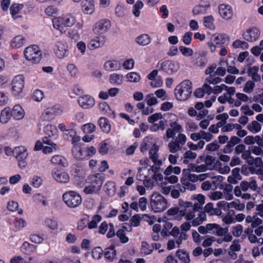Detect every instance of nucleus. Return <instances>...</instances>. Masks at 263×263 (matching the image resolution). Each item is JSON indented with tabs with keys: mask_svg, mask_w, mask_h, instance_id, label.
<instances>
[{
	"mask_svg": "<svg viewBox=\"0 0 263 263\" xmlns=\"http://www.w3.org/2000/svg\"><path fill=\"white\" fill-rule=\"evenodd\" d=\"M127 79L130 82H137L140 79V76L136 72H130L127 75Z\"/></svg>",
	"mask_w": 263,
	"mask_h": 263,
	"instance_id": "5fc2aeb1",
	"label": "nucleus"
},
{
	"mask_svg": "<svg viewBox=\"0 0 263 263\" xmlns=\"http://www.w3.org/2000/svg\"><path fill=\"white\" fill-rule=\"evenodd\" d=\"M219 13L221 17L226 20H230L233 15L231 7L225 4L219 6Z\"/></svg>",
	"mask_w": 263,
	"mask_h": 263,
	"instance_id": "4be33fe9",
	"label": "nucleus"
},
{
	"mask_svg": "<svg viewBox=\"0 0 263 263\" xmlns=\"http://www.w3.org/2000/svg\"><path fill=\"white\" fill-rule=\"evenodd\" d=\"M106 40V37L104 35L97 36L90 41L87 47L90 50L101 47L104 45Z\"/></svg>",
	"mask_w": 263,
	"mask_h": 263,
	"instance_id": "412c9836",
	"label": "nucleus"
},
{
	"mask_svg": "<svg viewBox=\"0 0 263 263\" xmlns=\"http://www.w3.org/2000/svg\"><path fill=\"white\" fill-rule=\"evenodd\" d=\"M24 6L23 4H13L10 7V12L13 18L15 20L17 17H21V15L17 14L20 13V11L23 8Z\"/></svg>",
	"mask_w": 263,
	"mask_h": 263,
	"instance_id": "f704fd0d",
	"label": "nucleus"
},
{
	"mask_svg": "<svg viewBox=\"0 0 263 263\" xmlns=\"http://www.w3.org/2000/svg\"><path fill=\"white\" fill-rule=\"evenodd\" d=\"M67 69L71 77H74L76 76L77 72H78V69H77L76 66L74 64H68L67 66Z\"/></svg>",
	"mask_w": 263,
	"mask_h": 263,
	"instance_id": "69168bd1",
	"label": "nucleus"
},
{
	"mask_svg": "<svg viewBox=\"0 0 263 263\" xmlns=\"http://www.w3.org/2000/svg\"><path fill=\"white\" fill-rule=\"evenodd\" d=\"M170 127L166 132V136L167 138H174L177 134L178 135L183 132L182 126L176 122L171 123Z\"/></svg>",
	"mask_w": 263,
	"mask_h": 263,
	"instance_id": "f3484780",
	"label": "nucleus"
},
{
	"mask_svg": "<svg viewBox=\"0 0 263 263\" xmlns=\"http://www.w3.org/2000/svg\"><path fill=\"white\" fill-rule=\"evenodd\" d=\"M197 202L194 204L191 202L181 201L183 208H186L184 209V212L186 211L187 214V219H193L192 224L196 227L201 224L206 220V214L202 212L203 204L204 203L205 197L202 195H199L197 197Z\"/></svg>",
	"mask_w": 263,
	"mask_h": 263,
	"instance_id": "f257e3e1",
	"label": "nucleus"
},
{
	"mask_svg": "<svg viewBox=\"0 0 263 263\" xmlns=\"http://www.w3.org/2000/svg\"><path fill=\"white\" fill-rule=\"evenodd\" d=\"M198 230L202 234H215L217 236H222L228 231V228H223L217 223H208L205 226L199 227Z\"/></svg>",
	"mask_w": 263,
	"mask_h": 263,
	"instance_id": "423d86ee",
	"label": "nucleus"
},
{
	"mask_svg": "<svg viewBox=\"0 0 263 263\" xmlns=\"http://www.w3.org/2000/svg\"><path fill=\"white\" fill-rule=\"evenodd\" d=\"M116 235L120 238V240L122 243H126L129 240L128 237L123 232V230H119L117 232Z\"/></svg>",
	"mask_w": 263,
	"mask_h": 263,
	"instance_id": "13d9d810",
	"label": "nucleus"
},
{
	"mask_svg": "<svg viewBox=\"0 0 263 263\" xmlns=\"http://www.w3.org/2000/svg\"><path fill=\"white\" fill-rule=\"evenodd\" d=\"M143 6V4L141 1H138L133 6V13L136 17H139L140 15V9Z\"/></svg>",
	"mask_w": 263,
	"mask_h": 263,
	"instance_id": "49530a36",
	"label": "nucleus"
},
{
	"mask_svg": "<svg viewBox=\"0 0 263 263\" xmlns=\"http://www.w3.org/2000/svg\"><path fill=\"white\" fill-rule=\"evenodd\" d=\"M12 116L15 120H20L25 116V111L20 105H15L11 110Z\"/></svg>",
	"mask_w": 263,
	"mask_h": 263,
	"instance_id": "bb28decb",
	"label": "nucleus"
},
{
	"mask_svg": "<svg viewBox=\"0 0 263 263\" xmlns=\"http://www.w3.org/2000/svg\"><path fill=\"white\" fill-rule=\"evenodd\" d=\"M87 182L88 184L84 189V192L87 194L96 193L100 190L103 183L101 174L98 173L89 176Z\"/></svg>",
	"mask_w": 263,
	"mask_h": 263,
	"instance_id": "f03ea898",
	"label": "nucleus"
},
{
	"mask_svg": "<svg viewBox=\"0 0 263 263\" xmlns=\"http://www.w3.org/2000/svg\"><path fill=\"white\" fill-rule=\"evenodd\" d=\"M78 102L80 106L85 109L92 107L95 104L94 99L89 95H83L80 97Z\"/></svg>",
	"mask_w": 263,
	"mask_h": 263,
	"instance_id": "aec40b11",
	"label": "nucleus"
},
{
	"mask_svg": "<svg viewBox=\"0 0 263 263\" xmlns=\"http://www.w3.org/2000/svg\"><path fill=\"white\" fill-rule=\"evenodd\" d=\"M53 178L57 182L61 183H66L69 181V176L65 172L53 170L51 172Z\"/></svg>",
	"mask_w": 263,
	"mask_h": 263,
	"instance_id": "a211bd4d",
	"label": "nucleus"
},
{
	"mask_svg": "<svg viewBox=\"0 0 263 263\" xmlns=\"http://www.w3.org/2000/svg\"><path fill=\"white\" fill-rule=\"evenodd\" d=\"M176 256L183 263H189L190 262L189 254L183 250L177 251Z\"/></svg>",
	"mask_w": 263,
	"mask_h": 263,
	"instance_id": "e433bc0d",
	"label": "nucleus"
},
{
	"mask_svg": "<svg viewBox=\"0 0 263 263\" xmlns=\"http://www.w3.org/2000/svg\"><path fill=\"white\" fill-rule=\"evenodd\" d=\"M145 100L147 104L149 106L158 103L157 99L154 96L153 93L147 95Z\"/></svg>",
	"mask_w": 263,
	"mask_h": 263,
	"instance_id": "603ef678",
	"label": "nucleus"
},
{
	"mask_svg": "<svg viewBox=\"0 0 263 263\" xmlns=\"http://www.w3.org/2000/svg\"><path fill=\"white\" fill-rule=\"evenodd\" d=\"M24 87V78L23 75L14 77L12 82V91L14 95L21 93Z\"/></svg>",
	"mask_w": 263,
	"mask_h": 263,
	"instance_id": "ddd939ff",
	"label": "nucleus"
},
{
	"mask_svg": "<svg viewBox=\"0 0 263 263\" xmlns=\"http://www.w3.org/2000/svg\"><path fill=\"white\" fill-rule=\"evenodd\" d=\"M255 83L252 81H249L246 83L243 88V91L247 93H250L253 91Z\"/></svg>",
	"mask_w": 263,
	"mask_h": 263,
	"instance_id": "680f3d73",
	"label": "nucleus"
},
{
	"mask_svg": "<svg viewBox=\"0 0 263 263\" xmlns=\"http://www.w3.org/2000/svg\"><path fill=\"white\" fill-rule=\"evenodd\" d=\"M151 38L146 34H141L136 38V43L142 46H146L151 43Z\"/></svg>",
	"mask_w": 263,
	"mask_h": 263,
	"instance_id": "72a5a7b5",
	"label": "nucleus"
},
{
	"mask_svg": "<svg viewBox=\"0 0 263 263\" xmlns=\"http://www.w3.org/2000/svg\"><path fill=\"white\" fill-rule=\"evenodd\" d=\"M27 226L26 221L23 218L16 219L14 226L17 229H21Z\"/></svg>",
	"mask_w": 263,
	"mask_h": 263,
	"instance_id": "bf43d9fd",
	"label": "nucleus"
},
{
	"mask_svg": "<svg viewBox=\"0 0 263 263\" xmlns=\"http://www.w3.org/2000/svg\"><path fill=\"white\" fill-rule=\"evenodd\" d=\"M208 213L209 215H220L222 213L221 210L219 208H214V204L212 202L207 203L204 208V211H203Z\"/></svg>",
	"mask_w": 263,
	"mask_h": 263,
	"instance_id": "a878e982",
	"label": "nucleus"
},
{
	"mask_svg": "<svg viewBox=\"0 0 263 263\" xmlns=\"http://www.w3.org/2000/svg\"><path fill=\"white\" fill-rule=\"evenodd\" d=\"M62 112L61 107L59 105L48 107L42 114V117L44 120L50 121L56 116L60 115Z\"/></svg>",
	"mask_w": 263,
	"mask_h": 263,
	"instance_id": "f8f14e48",
	"label": "nucleus"
},
{
	"mask_svg": "<svg viewBox=\"0 0 263 263\" xmlns=\"http://www.w3.org/2000/svg\"><path fill=\"white\" fill-rule=\"evenodd\" d=\"M181 182L182 185H184V187L188 190L193 191L196 190V186L193 182H191L186 178H182L181 179Z\"/></svg>",
	"mask_w": 263,
	"mask_h": 263,
	"instance_id": "37998d69",
	"label": "nucleus"
},
{
	"mask_svg": "<svg viewBox=\"0 0 263 263\" xmlns=\"http://www.w3.org/2000/svg\"><path fill=\"white\" fill-rule=\"evenodd\" d=\"M54 52L59 59H63L66 57L68 53V47L66 42L59 41L57 43Z\"/></svg>",
	"mask_w": 263,
	"mask_h": 263,
	"instance_id": "2eb2a0df",
	"label": "nucleus"
},
{
	"mask_svg": "<svg viewBox=\"0 0 263 263\" xmlns=\"http://www.w3.org/2000/svg\"><path fill=\"white\" fill-rule=\"evenodd\" d=\"M143 184L147 190H152L154 186V180L152 178H148V175H145L143 180Z\"/></svg>",
	"mask_w": 263,
	"mask_h": 263,
	"instance_id": "8fccbe9b",
	"label": "nucleus"
},
{
	"mask_svg": "<svg viewBox=\"0 0 263 263\" xmlns=\"http://www.w3.org/2000/svg\"><path fill=\"white\" fill-rule=\"evenodd\" d=\"M241 139L237 136H232L230 140L227 142V144L223 148V152L227 154H230L232 152L234 149V147L236 144L240 143Z\"/></svg>",
	"mask_w": 263,
	"mask_h": 263,
	"instance_id": "5701e85b",
	"label": "nucleus"
},
{
	"mask_svg": "<svg viewBox=\"0 0 263 263\" xmlns=\"http://www.w3.org/2000/svg\"><path fill=\"white\" fill-rule=\"evenodd\" d=\"M44 132L49 137L53 136L57 132V129L55 126L51 125H48L44 128Z\"/></svg>",
	"mask_w": 263,
	"mask_h": 263,
	"instance_id": "a18cd8bd",
	"label": "nucleus"
},
{
	"mask_svg": "<svg viewBox=\"0 0 263 263\" xmlns=\"http://www.w3.org/2000/svg\"><path fill=\"white\" fill-rule=\"evenodd\" d=\"M260 32L256 28H252L247 29L243 33V39L249 42L257 41L259 37Z\"/></svg>",
	"mask_w": 263,
	"mask_h": 263,
	"instance_id": "dca6fc26",
	"label": "nucleus"
},
{
	"mask_svg": "<svg viewBox=\"0 0 263 263\" xmlns=\"http://www.w3.org/2000/svg\"><path fill=\"white\" fill-rule=\"evenodd\" d=\"M216 240V239L214 236H209L207 238L203 240L202 246L204 248L209 247L211 246L213 242H215Z\"/></svg>",
	"mask_w": 263,
	"mask_h": 263,
	"instance_id": "4d7b16f0",
	"label": "nucleus"
},
{
	"mask_svg": "<svg viewBox=\"0 0 263 263\" xmlns=\"http://www.w3.org/2000/svg\"><path fill=\"white\" fill-rule=\"evenodd\" d=\"M110 22L106 20H101L97 22L94 28V31L96 33H104L110 27Z\"/></svg>",
	"mask_w": 263,
	"mask_h": 263,
	"instance_id": "b1692460",
	"label": "nucleus"
},
{
	"mask_svg": "<svg viewBox=\"0 0 263 263\" xmlns=\"http://www.w3.org/2000/svg\"><path fill=\"white\" fill-rule=\"evenodd\" d=\"M45 225L50 229L53 231H61L62 228L60 227V224L58 221L53 219L47 218L45 221Z\"/></svg>",
	"mask_w": 263,
	"mask_h": 263,
	"instance_id": "c756f323",
	"label": "nucleus"
},
{
	"mask_svg": "<svg viewBox=\"0 0 263 263\" xmlns=\"http://www.w3.org/2000/svg\"><path fill=\"white\" fill-rule=\"evenodd\" d=\"M44 98V93L43 92L40 90H36L34 91L32 99L36 101V102H40Z\"/></svg>",
	"mask_w": 263,
	"mask_h": 263,
	"instance_id": "6e6d98bb",
	"label": "nucleus"
},
{
	"mask_svg": "<svg viewBox=\"0 0 263 263\" xmlns=\"http://www.w3.org/2000/svg\"><path fill=\"white\" fill-rule=\"evenodd\" d=\"M258 185L256 179L253 178H250L248 180L242 181L239 186H236L234 190V192L236 196L238 197L241 195V191L247 192L250 190L252 192L256 191Z\"/></svg>",
	"mask_w": 263,
	"mask_h": 263,
	"instance_id": "39448f33",
	"label": "nucleus"
},
{
	"mask_svg": "<svg viewBox=\"0 0 263 263\" xmlns=\"http://www.w3.org/2000/svg\"><path fill=\"white\" fill-rule=\"evenodd\" d=\"M181 201H183L182 199H180L179 200V208H171L170 209L167 213L168 215H175L177 214H179L180 216H183L185 219L187 221H193V219H187V214L188 213L187 212H184V209H186V208H183V206L182 205V203H181ZM190 214V213H189Z\"/></svg>",
	"mask_w": 263,
	"mask_h": 263,
	"instance_id": "6ab92c4d",
	"label": "nucleus"
},
{
	"mask_svg": "<svg viewBox=\"0 0 263 263\" xmlns=\"http://www.w3.org/2000/svg\"><path fill=\"white\" fill-rule=\"evenodd\" d=\"M161 67L163 71L171 74L178 70L180 65L177 61L166 60L161 63Z\"/></svg>",
	"mask_w": 263,
	"mask_h": 263,
	"instance_id": "4468645a",
	"label": "nucleus"
},
{
	"mask_svg": "<svg viewBox=\"0 0 263 263\" xmlns=\"http://www.w3.org/2000/svg\"><path fill=\"white\" fill-rule=\"evenodd\" d=\"M92 256L94 259H99L101 258L103 250L100 247H96L92 250Z\"/></svg>",
	"mask_w": 263,
	"mask_h": 263,
	"instance_id": "3c124183",
	"label": "nucleus"
},
{
	"mask_svg": "<svg viewBox=\"0 0 263 263\" xmlns=\"http://www.w3.org/2000/svg\"><path fill=\"white\" fill-rule=\"evenodd\" d=\"M26 59L33 64L38 63L42 59V53L36 45H32L27 47L24 51Z\"/></svg>",
	"mask_w": 263,
	"mask_h": 263,
	"instance_id": "1a4fd4ad",
	"label": "nucleus"
},
{
	"mask_svg": "<svg viewBox=\"0 0 263 263\" xmlns=\"http://www.w3.org/2000/svg\"><path fill=\"white\" fill-rule=\"evenodd\" d=\"M192 93V82L186 80L179 84L175 89V95L177 100L185 101Z\"/></svg>",
	"mask_w": 263,
	"mask_h": 263,
	"instance_id": "7ed1b4c3",
	"label": "nucleus"
},
{
	"mask_svg": "<svg viewBox=\"0 0 263 263\" xmlns=\"http://www.w3.org/2000/svg\"><path fill=\"white\" fill-rule=\"evenodd\" d=\"M150 202L152 209L155 212H162L167 207L166 199L158 193H154L151 195Z\"/></svg>",
	"mask_w": 263,
	"mask_h": 263,
	"instance_id": "20e7f679",
	"label": "nucleus"
},
{
	"mask_svg": "<svg viewBox=\"0 0 263 263\" xmlns=\"http://www.w3.org/2000/svg\"><path fill=\"white\" fill-rule=\"evenodd\" d=\"M226 36V34H219L217 36H213V40L216 42V44H224L225 42V37Z\"/></svg>",
	"mask_w": 263,
	"mask_h": 263,
	"instance_id": "774afa93",
	"label": "nucleus"
},
{
	"mask_svg": "<svg viewBox=\"0 0 263 263\" xmlns=\"http://www.w3.org/2000/svg\"><path fill=\"white\" fill-rule=\"evenodd\" d=\"M43 179L41 177L35 176L32 178V185L33 186L38 188L41 185Z\"/></svg>",
	"mask_w": 263,
	"mask_h": 263,
	"instance_id": "e2e57ef3",
	"label": "nucleus"
},
{
	"mask_svg": "<svg viewBox=\"0 0 263 263\" xmlns=\"http://www.w3.org/2000/svg\"><path fill=\"white\" fill-rule=\"evenodd\" d=\"M75 16L68 14L64 17H59L53 20V27L60 31L63 29L64 27H71L76 23Z\"/></svg>",
	"mask_w": 263,
	"mask_h": 263,
	"instance_id": "0eeeda50",
	"label": "nucleus"
},
{
	"mask_svg": "<svg viewBox=\"0 0 263 263\" xmlns=\"http://www.w3.org/2000/svg\"><path fill=\"white\" fill-rule=\"evenodd\" d=\"M11 110L9 107H6L2 110L0 115V122L2 123H6L12 117Z\"/></svg>",
	"mask_w": 263,
	"mask_h": 263,
	"instance_id": "473e14b6",
	"label": "nucleus"
},
{
	"mask_svg": "<svg viewBox=\"0 0 263 263\" xmlns=\"http://www.w3.org/2000/svg\"><path fill=\"white\" fill-rule=\"evenodd\" d=\"M32 198L33 201L37 204L42 203L44 206H47L48 205V203L46 200V197L41 193L33 195Z\"/></svg>",
	"mask_w": 263,
	"mask_h": 263,
	"instance_id": "c9c22d12",
	"label": "nucleus"
},
{
	"mask_svg": "<svg viewBox=\"0 0 263 263\" xmlns=\"http://www.w3.org/2000/svg\"><path fill=\"white\" fill-rule=\"evenodd\" d=\"M62 197L65 203L69 208H76L82 202L81 196L74 191L65 192Z\"/></svg>",
	"mask_w": 263,
	"mask_h": 263,
	"instance_id": "6e6552de",
	"label": "nucleus"
},
{
	"mask_svg": "<svg viewBox=\"0 0 263 263\" xmlns=\"http://www.w3.org/2000/svg\"><path fill=\"white\" fill-rule=\"evenodd\" d=\"M13 154L18 161L20 168H24L27 164L26 159L28 157L27 148L24 146H18L13 149Z\"/></svg>",
	"mask_w": 263,
	"mask_h": 263,
	"instance_id": "9b49d317",
	"label": "nucleus"
},
{
	"mask_svg": "<svg viewBox=\"0 0 263 263\" xmlns=\"http://www.w3.org/2000/svg\"><path fill=\"white\" fill-rule=\"evenodd\" d=\"M141 251L145 255H149L153 252V249L151 248L147 242L143 241L142 242Z\"/></svg>",
	"mask_w": 263,
	"mask_h": 263,
	"instance_id": "864d4df0",
	"label": "nucleus"
},
{
	"mask_svg": "<svg viewBox=\"0 0 263 263\" xmlns=\"http://www.w3.org/2000/svg\"><path fill=\"white\" fill-rule=\"evenodd\" d=\"M26 39L25 36L19 35L13 38L11 42V46L13 48H19L22 47L26 43Z\"/></svg>",
	"mask_w": 263,
	"mask_h": 263,
	"instance_id": "7c9ffc66",
	"label": "nucleus"
},
{
	"mask_svg": "<svg viewBox=\"0 0 263 263\" xmlns=\"http://www.w3.org/2000/svg\"><path fill=\"white\" fill-rule=\"evenodd\" d=\"M104 67L108 71H115L119 70L121 67V64L116 60H109L106 61L104 64Z\"/></svg>",
	"mask_w": 263,
	"mask_h": 263,
	"instance_id": "c85d7f7f",
	"label": "nucleus"
},
{
	"mask_svg": "<svg viewBox=\"0 0 263 263\" xmlns=\"http://www.w3.org/2000/svg\"><path fill=\"white\" fill-rule=\"evenodd\" d=\"M105 191L106 193L110 196L114 195L116 192L115 183L112 181H108L105 184Z\"/></svg>",
	"mask_w": 263,
	"mask_h": 263,
	"instance_id": "a19ab883",
	"label": "nucleus"
},
{
	"mask_svg": "<svg viewBox=\"0 0 263 263\" xmlns=\"http://www.w3.org/2000/svg\"><path fill=\"white\" fill-rule=\"evenodd\" d=\"M173 140L168 144V148L172 153H175L181 149V146L186 141V137L184 134H180L177 137H175Z\"/></svg>",
	"mask_w": 263,
	"mask_h": 263,
	"instance_id": "9d476101",
	"label": "nucleus"
},
{
	"mask_svg": "<svg viewBox=\"0 0 263 263\" xmlns=\"http://www.w3.org/2000/svg\"><path fill=\"white\" fill-rule=\"evenodd\" d=\"M232 46L235 48H241L243 49H248L249 47L248 44L243 41L237 40L235 41L232 44Z\"/></svg>",
	"mask_w": 263,
	"mask_h": 263,
	"instance_id": "de8ad7c7",
	"label": "nucleus"
},
{
	"mask_svg": "<svg viewBox=\"0 0 263 263\" xmlns=\"http://www.w3.org/2000/svg\"><path fill=\"white\" fill-rule=\"evenodd\" d=\"M102 219V217L99 215H95L92 218V220L90 222H88V228L89 229H92L95 228L97 226V223L101 221Z\"/></svg>",
	"mask_w": 263,
	"mask_h": 263,
	"instance_id": "c03bdc74",
	"label": "nucleus"
},
{
	"mask_svg": "<svg viewBox=\"0 0 263 263\" xmlns=\"http://www.w3.org/2000/svg\"><path fill=\"white\" fill-rule=\"evenodd\" d=\"M203 22L205 27L206 28L213 30L215 29L214 25V18L212 16H207L203 18Z\"/></svg>",
	"mask_w": 263,
	"mask_h": 263,
	"instance_id": "79ce46f5",
	"label": "nucleus"
},
{
	"mask_svg": "<svg viewBox=\"0 0 263 263\" xmlns=\"http://www.w3.org/2000/svg\"><path fill=\"white\" fill-rule=\"evenodd\" d=\"M82 129L85 134H90L95 132L96 126L92 123H88L82 126Z\"/></svg>",
	"mask_w": 263,
	"mask_h": 263,
	"instance_id": "09e8293b",
	"label": "nucleus"
},
{
	"mask_svg": "<svg viewBox=\"0 0 263 263\" xmlns=\"http://www.w3.org/2000/svg\"><path fill=\"white\" fill-rule=\"evenodd\" d=\"M109 81L111 83L120 85L123 81V76L122 74L113 73L109 76Z\"/></svg>",
	"mask_w": 263,
	"mask_h": 263,
	"instance_id": "ea45409f",
	"label": "nucleus"
},
{
	"mask_svg": "<svg viewBox=\"0 0 263 263\" xmlns=\"http://www.w3.org/2000/svg\"><path fill=\"white\" fill-rule=\"evenodd\" d=\"M220 146L218 145L217 141L208 144L206 146V149L208 151L214 152L217 151L219 148Z\"/></svg>",
	"mask_w": 263,
	"mask_h": 263,
	"instance_id": "0e129e2a",
	"label": "nucleus"
},
{
	"mask_svg": "<svg viewBox=\"0 0 263 263\" xmlns=\"http://www.w3.org/2000/svg\"><path fill=\"white\" fill-rule=\"evenodd\" d=\"M103 252L105 257L110 261H113L116 257L117 253L114 246H110L106 248Z\"/></svg>",
	"mask_w": 263,
	"mask_h": 263,
	"instance_id": "2f4dec72",
	"label": "nucleus"
},
{
	"mask_svg": "<svg viewBox=\"0 0 263 263\" xmlns=\"http://www.w3.org/2000/svg\"><path fill=\"white\" fill-rule=\"evenodd\" d=\"M261 125L257 121H253L247 126V128L253 133H258L261 130Z\"/></svg>",
	"mask_w": 263,
	"mask_h": 263,
	"instance_id": "58836bf2",
	"label": "nucleus"
},
{
	"mask_svg": "<svg viewBox=\"0 0 263 263\" xmlns=\"http://www.w3.org/2000/svg\"><path fill=\"white\" fill-rule=\"evenodd\" d=\"M179 50L184 56L190 57L192 55L193 53V51L192 49L186 47L180 46Z\"/></svg>",
	"mask_w": 263,
	"mask_h": 263,
	"instance_id": "338daca9",
	"label": "nucleus"
},
{
	"mask_svg": "<svg viewBox=\"0 0 263 263\" xmlns=\"http://www.w3.org/2000/svg\"><path fill=\"white\" fill-rule=\"evenodd\" d=\"M51 163L55 165L66 167L68 165L67 159L61 155H54L51 159Z\"/></svg>",
	"mask_w": 263,
	"mask_h": 263,
	"instance_id": "cd10ccee",
	"label": "nucleus"
},
{
	"mask_svg": "<svg viewBox=\"0 0 263 263\" xmlns=\"http://www.w3.org/2000/svg\"><path fill=\"white\" fill-rule=\"evenodd\" d=\"M66 134L72 138V144H74L80 140V137L77 135L76 132L73 129H70L68 130V133H66Z\"/></svg>",
	"mask_w": 263,
	"mask_h": 263,
	"instance_id": "052dcab7",
	"label": "nucleus"
},
{
	"mask_svg": "<svg viewBox=\"0 0 263 263\" xmlns=\"http://www.w3.org/2000/svg\"><path fill=\"white\" fill-rule=\"evenodd\" d=\"M83 11L86 14H91L95 10L93 0H83L81 3Z\"/></svg>",
	"mask_w": 263,
	"mask_h": 263,
	"instance_id": "393cba45",
	"label": "nucleus"
},
{
	"mask_svg": "<svg viewBox=\"0 0 263 263\" xmlns=\"http://www.w3.org/2000/svg\"><path fill=\"white\" fill-rule=\"evenodd\" d=\"M99 123L101 128L103 132L105 133H108L109 132L110 126L108 123L107 119L103 117L101 118L99 121Z\"/></svg>",
	"mask_w": 263,
	"mask_h": 263,
	"instance_id": "4c0bfd02",
	"label": "nucleus"
}]
</instances>
